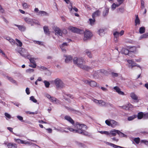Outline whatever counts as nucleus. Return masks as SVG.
<instances>
[{
	"label": "nucleus",
	"instance_id": "nucleus-1",
	"mask_svg": "<svg viewBox=\"0 0 148 148\" xmlns=\"http://www.w3.org/2000/svg\"><path fill=\"white\" fill-rule=\"evenodd\" d=\"M74 126L76 128L75 129H74L71 127H65V130L67 129L74 133L85 134V131L87 129V127L86 125L84 124H80L78 122H76Z\"/></svg>",
	"mask_w": 148,
	"mask_h": 148
},
{
	"label": "nucleus",
	"instance_id": "nucleus-2",
	"mask_svg": "<svg viewBox=\"0 0 148 148\" xmlns=\"http://www.w3.org/2000/svg\"><path fill=\"white\" fill-rule=\"evenodd\" d=\"M73 62L74 64H76L79 67L85 63V61L82 58H77V57H75L73 59Z\"/></svg>",
	"mask_w": 148,
	"mask_h": 148
},
{
	"label": "nucleus",
	"instance_id": "nucleus-3",
	"mask_svg": "<svg viewBox=\"0 0 148 148\" xmlns=\"http://www.w3.org/2000/svg\"><path fill=\"white\" fill-rule=\"evenodd\" d=\"M84 33V38L83 40L84 41L90 38L92 36V34L90 31L88 30H86Z\"/></svg>",
	"mask_w": 148,
	"mask_h": 148
},
{
	"label": "nucleus",
	"instance_id": "nucleus-4",
	"mask_svg": "<svg viewBox=\"0 0 148 148\" xmlns=\"http://www.w3.org/2000/svg\"><path fill=\"white\" fill-rule=\"evenodd\" d=\"M69 29L72 32L77 34H82L84 32V31L81 29L73 27H71Z\"/></svg>",
	"mask_w": 148,
	"mask_h": 148
},
{
	"label": "nucleus",
	"instance_id": "nucleus-5",
	"mask_svg": "<svg viewBox=\"0 0 148 148\" xmlns=\"http://www.w3.org/2000/svg\"><path fill=\"white\" fill-rule=\"evenodd\" d=\"M55 85L58 88L62 87L63 85L62 81L59 78H57L54 81Z\"/></svg>",
	"mask_w": 148,
	"mask_h": 148
},
{
	"label": "nucleus",
	"instance_id": "nucleus-6",
	"mask_svg": "<svg viewBox=\"0 0 148 148\" xmlns=\"http://www.w3.org/2000/svg\"><path fill=\"white\" fill-rule=\"evenodd\" d=\"M21 50H19L18 52L21 54V55L24 57L26 58V55L28 54V52L25 49L22 48H20Z\"/></svg>",
	"mask_w": 148,
	"mask_h": 148
},
{
	"label": "nucleus",
	"instance_id": "nucleus-7",
	"mask_svg": "<svg viewBox=\"0 0 148 148\" xmlns=\"http://www.w3.org/2000/svg\"><path fill=\"white\" fill-rule=\"evenodd\" d=\"M121 108L127 110H128L134 108L135 107L131 103H129L127 105L121 106H120Z\"/></svg>",
	"mask_w": 148,
	"mask_h": 148
},
{
	"label": "nucleus",
	"instance_id": "nucleus-8",
	"mask_svg": "<svg viewBox=\"0 0 148 148\" xmlns=\"http://www.w3.org/2000/svg\"><path fill=\"white\" fill-rule=\"evenodd\" d=\"M130 96L133 100L136 101L137 102H139V100L138 99V97L134 92H132L130 93Z\"/></svg>",
	"mask_w": 148,
	"mask_h": 148
},
{
	"label": "nucleus",
	"instance_id": "nucleus-9",
	"mask_svg": "<svg viewBox=\"0 0 148 148\" xmlns=\"http://www.w3.org/2000/svg\"><path fill=\"white\" fill-rule=\"evenodd\" d=\"M65 120H67L73 126H75V124L74 121L70 116L68 115L65 116Z\"/></svg>",
	"mask_w": 148,
	"mask_h": 148
},
{
	"label": "nucleus",
	"instance_id": "nucleus-10",
	"mask_svg": "<svg viewBox=\"0 0 148 148\" xmlns=\"http://www.w3.org/2000/svg\"><path fill=\"white\" fill-rule=\"evenodd\" d=\"M54 30L56 34L60 36H62V32L59 28L56 27L54 28Z\"/></svg>",
	"mask_w": 148,
	"mask_h": 148
},
{
	"label": "nucleus",
	"instance_id": "nucleus-11",
	"mask_svg": "<svg viewBox=\"0 0 148 148\" xmlns=\"http://www.w3.org/2000/svg\"><path fill=\"white\" fill-rule=\"evenodd\" d=\"M14 25L17 27L18 29L21 32H24L26 29V27L24 25H19L16 24H14Z\"/></svg>",
	"mask_w": 148,
	"mask_h": 148
},
{
	"label": "nucleus",
	"instance_id": "nucleus-12",
	"mask_svg": "<svg viewBox=\"0 0 148 148\" xmlns=\"http://www.w3.org/2000/svg\"><path fill=\"white\" fill-rule=\"evenodd\" d=\"M113 88L119 94L122 95H124V92L121 91L120 89L117 86H115Z\"/></svg>",
	"mask_w": 148,
	"mask_h": 148
},
{
	"label": "nucleus",
	"instance_id": "nucleus-13",
	"mask_svg": "<svg viewBox=\"0 0 148 148\" xmlns=\"http://www.w3.org/2000/svg\"><path fill=\"white\" fill-rule=\"evenodd\" d=\"M101 13V11L99 10H97L95 12L92 13V18H95L96 17L99 16L100 14Z\"/></svg>",
	"mask_w": 148,
	"mask_h": 148
},
{
	"label": "nucleus",
	"instance_id": "nucleus-14",
	"mask_svg": "<svg viewBox=\"0 0 148 148\" xmlns=\"http://www.w3.org/2000/svg\"><path fill=\"white\" fill-rule=\"evenodd\" d=\"M65 2L67 4L69 10L70 12H71L72 10V3H71L69 0H65Z\"/></svg>",
	"mask_w": 148,
	"mask_h": 148
},
{
	"label": "nucleus",
	"instance_id": "nucleus-15",
	"mask_svg": "<svg viewBox=\"0 0 148 148\" xmlns=\"http://www.w3.org/2000/svg\"><path fill=\"white\" fill-rule=\"evenodd\" d=\"M24 19L26 22L28 24H31L33 23V19L28 17H25L24 18Z\"/></svg>",
	"mask_w": 148,
	"mask_h": 148
},
{
	"label": "nucleus",
	"instance_id": "nucleus-16",
	"mask_svg": "<svg viewBox=\"0 0 148 148\" xmlns=\"http://www.w3.org/2000/svg\"><path fill=\"white\" fill-rule=\"evenodd\" d=\"M127 62L130 64H131L132 68L135 66H137L138 67V65H137L135 63L134 61L132 60H127Z\"/></svg>",
	"mask_w": 148,
	"mask_h": 148
},
{
	"label": "nucleus",
	"instance_id": "nucleus-17",
	"mask_svg": "<svg viewBox=\"0 0 148 148\" xmlns=\"http://www.w3.org/2000/svg\"><path fill=\"white\" fill-rule=\"evenodd\" d=\"M80 68L84 70H85L86 71H89L90 70H91L92 68L89 66H88L87 65H83L81 66Z\"/></svg>",
	"mask_w": 148,
	"mask_h": 148
},
{
	"label": "nucleus",
	"instance_id": "nucleus-18",
	"mask_svg": "<svg viewBox=\"0 0 148 148\" xmlns=\"http://www.w3.org/2000/svg\"><path fill=\"white\" fill-rule=\"evenodd\" d=\"M73 59L72 56H65V62L68 63L71 61Z\"/></svg>",
	"mask_w": 148,
	"mask_h": 148
},
{
	"label": "nucleus",
	"instance_id": "nucleus-19",
	"mask_svg": "<svg viewBox=\"0 0 148 148\" xmlns=\"http://www.w3.org/2000/svg\"><path fill=\"white\" fill-rule=\"evenodd\" d=\"M137 118L139 119H141L143 117L144 118V114L142 112H140L138 113L137 116Z\"/></svg>",
	"mask_w": 148,
	"mask_h": 148
},
{
	"label": "nucleus",
	"instance_id": "nucleus-20",
	"mask_svg": "<svg viewBox=\"0 0 148 148\" xmlns=\"http://www.w3.org/2000/svg\"><path fill=\"white\" fill-rule=\"evenodd\" d=\"M43 29L45 33L47 35H49L50 34L49 30L48 27L45 26L43 27Z\"/></svg>",
	"mask_w": 148,
	"mask_h": 148
},
{
	"label": "nucleus",
	"instance_id": "nucleus-21",
	"mask_svg": "<svg viewBox=\"0 0 148 148\" xmlns=\"http://www.w3.org/2000/svg\"><path fill=\"white\" fill-rule=\"evenodd\" d=\"M8 148H17V145L15 144L8 143Z\"/></svg>",
	"mask_w": 148,
	"mask_h": 148
},
{
	"label": "nucleus",
	"instance_id": "nucleus-22",
	"mask_svg": "<svg viewBox=\"0 0 148 148\" xmlns=\"http://www.w3.org/2000/svg\"><path fill=\"white\" fill-rule=\"evenodd\" d=\"M97 83L93 81H90V82L89 85L91 87H94L97 86Z\"/></svg>",
	"mask_w": 148,
	"mask_h": 148
},
{
	"label": "nucleus",
	"instance_id": "nucleus-23",
	"mask_svg": "<svg viewBox=\"0 0 148 148\" xmlns=\"http://www.w3.org/2000/svg\"><path fill=\"white\" fill-rule=\"evenodd\" d=\"M7 77L10 82L13 84H15L16 85H17V83L16 81L15 80H14L12 77H9L8 76H7Z\"/></svg>",
	"mask_w": 148,
	"mask_h": 148
},
{
	"label": "nucleus",
	"instance_id": "nucleus-24",
	"mask_svg": "<svg viewBox=\"0 0 148 148\" xmlns=\"http://www.w3.org/2000/svg\"><path fill=\"white\" fill-rule=\"evenodd\" d=\"M140 20L138 17V15H137L135 20V25L136 26L138 25H139L140 24Z\"/></svg>",
	"mask_w": 148,
	"mask_h": 148
},
{
	"label": "nucleus",
	"instance_id": "nucleus-25",
	"mask_svg": "<svg viewBox=\"0 0 148 148\" xmlns=\"http://www.w3.org/2000/svg\"><path fill=\"white\" fill-rule=\"evenodd\" d=\"M137 117V115L134 114L132 116H129L127 118V120L128 121H132Z\"/></svg>",
	"mask_w": 148,
	"mask_h": 148
},
{
	"label": "nucleus",
	"instance_id": "nucleus-26",
	"mask_svg": "<svg viewBox=\"0 0 148 148\" xmlns=\"http://www.w3.org/2000/svg\"><path fill=\"white\" fill-rule=\"evenodd\" d=\"M148 37V32L141 35L140 37V39L146 38Z\"/></svg>",
	"mask_w": 148,
	"mask_h": 148
},
{
	"label": "nucleus",
	"instance_id": "nucleus-27",
	"mask_svg": "<svg viewBox=\"0 0 148 148\" xmlns=\"http://www.w3.org/2000/svg\"><path fill=\"white\" fill-rule=\"evenodd\" d=\"M73 98V96L71 95H65V100H68L70 99H72Z\"/></svg>",
	"mask_w": 148,
	"mask_h": 148
},
{
	"label": "nucleus",
	"instance_id": "nucleus-28",
	"mask_svg": "<svg viewBox=\"0 0 148 148\" xmlns=\"http://www.w3.org/2000/svg\"><path fill=\"white\" fill-rule=\"evenodd\" d=\"M15 40L17 42V45L18 46L20 47H21L23 45V43L21 41L17 39V38H16L15 39Z\"/></svg>",
	"mask_w": 148,
	"mask_h": 148
},
{
	"label": "nucleus",
	"instance_id": "nucleus-29",
	"mask_svg": "<svg viewBox=\"0 0 148 148\" xmlns=\"http://www.w3.org/2000/svg\"><path fill=\"white\" fill-rule=\"evenodd\" d=\"M145 28L144 27H140L139 30V32L140 34H142L145 32Z\"/></svg>",
	"mask_w": 148,
	"mask_h": 148
},
{
	"label": "nucleus",
	"instance_id": "nucleus-30",
	"mask_svg": "<svg viewBox=\"0 0 148 148\" xmlns=\"http://www.w3.org/2000/svg\"><path fill=\"white\" fill-rule=\"evenodd\" d=\"M99 132L101 134H105L108 136H110V133L108 131H100Z\"/></svg>",
	"mask_w": 148,
	"mask_h": 148
},
{
	"label": "nucleus",
	"instance_id": "nucleus-31",
	"mask_svg": "<svg viewBox=\"0 0 148 148\" xmlns=\"http://www.w3.org/2000/svg\"><path fill=\"white\" fill-rule=\"evenodd\" d=\"M109 145L113 147L114 148H124L123 147H121L119 146L116 145L114 144L110 143Z\"/></svg>",
	"mask_w": 148,
	"mask_h": 148
},
{
	"label": "nucleus",
	"instance_id": "nucleus-32",
	"mask_svg": "<svg viewBox=\"0 0 148 148\" xmlns=\"http://www.w3.org/2000/svg\"><path fill=\"white\" fill-rule=\"evenodd\" d=\"M136 47H132L129 48L130 52H134L136 51Z\"/></svg>",
	"mask_w": 148,
	"mask_h": 148
},
{
	"label": "nucleus",
	"instance_id": "nucleus-33",
	"mask_svg": "<svg viewBox=\"0 0 148 148\" xmlns=\"http://www.w3.org/2000/svg\"><path fill=\"white\" fill-rule=\"evenodd\" d=\"M109 10V9L108 8H106L105 10L104 11L103 13V16H105L106 15H107L108 13Z\"/></svg>",
	"mask_w": 148,
	"mask_h": 148
},
{
	"label": "nucleus",
	"instance_id": "nucleus-34",
	"mask_svg": "<svg viewBox=\"0 0 148 148\" xmlns=\"http://www.w3.org/2000/svg\"><path fill=\"white\" fill-rule=\"evenodd\" d=\"M85 52L86 55L90 58L92 57V54L91 53V52L88 50L86 49L85 51Z\"/></svg>",
	"mask_w": 148,
	"mask_h": 148
},
{
	"label": "nucleus",
	"instance_id": "nucleus-35",
	"mask_svg": "<svg viewBox=\"0 0 148 148\" xmlns=\"http://www.w3.org/2000/svg\"><path fill=\"white\" fill-rule=\"evenodd\" d=\"M119 5L118 4H116L114 3L111 5V8L112 10H114L116 8L119 7Z\"/></svg>",
	"mask_w": 148,
	"mask_h": 148
},
{
	"label": "nucleus",
	"instance_id": "nucleus-36",
	"mask_svg": "<svg viewBox=\"0 0 148 148\" xmlns=\"http://www.w3.org/2000/svg\"><path fill=\"white\" fill-rule=\"evenodd\" d=\"M106 103V102L103 100H100L99 101V104L100 106H103L105 105Z\"/></svg>",
	"mask_w": 148,
	"mask_h": 148
},
{
	"label": "nucleus",
	"instance_id": "nucleus-37",
	"mask_svg": "<svg viewBox=\"0 0 148 148\" xmlns=\"http://www.w3.org/2000/svg\"><path fill=\"white\" fill-rule=\"evenodd\" d=\"M90 24L91 25H92L94 24V23L95 21V18H90L89 19Z\"/></svg>",
	"mask_w": 148,
	"mask_h": 148
},
{
	"label": "nucleus",
	"instance_id": "nucleus-38",
	"mask_svg": "<svg viewBox=\"0 0 148 148\" xmlns=\"http://www.w3.org/2000/svg\"><path fill=\"white\" fill-rule=\"evenodd\" d=\"M117 122L114 120H111V126L114 127L117 125Z\"/></svg>",
	"mask_w": 148,
	"mask_h": 148
},
{
	"label": "nucleus",
	"instance_id": "nucleus-39",
	"mask_svg": "<svg viewBox=\"0 0 148 148\" xmlns=\"http://www.w3.org/2000/svg\"><path fill=\"white\" fill-rule=\"evenodd\" d=\"M133 140L137 144H138L140 141V138L139 137L135 138Z\"/></svg>",
	"mask_w": 148,
	"mask_h": 148
},
{
	"label": "nucleus",
	"instance_id": "nucleus-40",
	"mask_svg": "<svg viewBox=\"0 0 148 148\" xmlns=\"http://www.w3.org/2000/svg\"><path fill=\"white\" fill-rule=\"evenodd\" d=\"M117 133L119 134V135L121 137H124L125 136V135L123 133H122L120 131L118 130L116 131Z\"/></svg>",
	"mask_w": 148,
	"mask_h": 148
},
{
	"label": "nucleus",
	"instance_id": "nucleus-41",
	"mask_svg": "<svg viewBox=\"0 0 148 148\" xmlns=\"http://www.w3.org/2000/svg\"><path fill=\"white\" fill-rule=\"evenodd\" d=\"M116 131H118V130H114L113 131H112L110 132V135L111 134L112 136H115L116 135V133H117Z\"/></svg>",
	"mask_w": 148,
	"mask_h": 148
},
{
	"label": "nucleus",
	"instance_id": "nucleus-42",
	"mask_svg": "<svg viewBox=\"0 0 148 148\" xmlns=\"http://www.w3.org/2000/svg\"><path fill=\"white\" fill-rule=\"evenodd\" d=\"M22 6L23 8L25 9L28 8H29V6L28 4L25 2L23 3Z\"/></svg>",
	"mask_w": 148,
	"mask_h": 148
},
{
	"label": "nucleus",
	"instance_id": "nucleus-43",
	"mask_svg": "<svg viewBox=\"0 0 148 148\" xmlns=\"http://www.w3.org/2000/svg\"><path fill=\"white\" fill-rule=\"evenodd\" d=\"M113 35L114 37V40L115 41H116V40H115V38H117V37H118L119 36V33L118 32H116L114 33Z\"/></svg>",
	"mask_w": 148,
	"mask_h": 148
},
{
	"label": "nucleus",
	"instance_id": "nucleus-44",
	"mask_svg": "<svg viewBox=\"0 0 148 148\" xmlns=\"http://www.w3.org/2000/svg\"><path fill=\"white\" fill-rule=\"evenodd\" d=\"M104 30L103 29H100L99 31V34L101 36H103L104 33H103Z\"/></svg>",
	"mask_w": 148,
	"mask_h": 148
},
{
	"label": "nucleus",
	"instance_id": "nucleus-45",
	"mask_svg": "<svg viewBox=\"0 0 148 148\" xmlns=\"http://www.w3.org/2000/svg\"><path fill=\"white\" fill-rule=\"evenodd\" d=\"M44 83L45 84V86L46 88H48L50 85V83L49 82L45 80L44 81Z\"/></svg>",
	"mask_w": 148,
	"mask_h": 148
},
{
	"label": "nucleus",
	"instance_id": "nucleus-46",
	"mask_svg": "<svg viewBox=\"0 0 148 148\" xmlns=\"http://www.w3.org/2000/svg\"><path fill=\"white\" fill-rule=\"evenodd\" d=\"M39 14H41V15H47V12L44 11H40L38 12Z\"/></svg>",
	"mask_w": 148,
	"mask_h": 148
},
{
	"label": "nucleus",
	"instance_id": "nucleus-47",
	"mask_svg": "<svg viewBox=\"0 0 148 148\" xmlns=\"http://www.w3.org/2000/svg\"><path fill=\"white\" fill-rule=\"evenodd\" d=\"M60 47L62 51H64L65 49V42H63L62 45L60 46Z\"/></svg>",
	"mask_w": 148,
	"mask_h": 148
},
{
	"label": "nucleus",
	"instance_id": "nucleus-48",
	"mask_svg": "<svg viewBox=\"0 0 148 148\" xmlns=\"http://www.w3.org/2000/svg\"><path fill=\"white\" fill-rule=\"evenodd\" d=\"M30 98V100H31L34 103H36L37 101V100L34 98L33 96H31Z\"/></svg>",
	"mask_w": 148,
	"mask_h": 148
},
{
	"label": "nucleus",
	"instance_id": "nucleus-49",
	"mask_svg": "<svg viewBox=\"0 0 148 148\" xmlns=\"http://www.w3.org/2000/svg\"><path fill=\"white\" fill-rule=\"evenodd\" d=\"M118 2V4L120 6L122 4L124 1V0H117Z\"/></svg>",
	"mask_w": 148,
	"mask_h": 148
},
{
	"label": "nucleus",
	"instance_id": "nucleus-50",
	"mask_svg": "<svg viewBox=\"0 0 148 148\" xmlns=\"http://www.w3.org/2000/svg\"><path fill=\"white\" fill-rule=\"evenodd\" d=\"M105 123L108 125L109 126H111V120L110 121H109L108 120H106L105 121Z\"/></svg>",
	"mask_w": 148,
	"mask_h": 148
},
{
	"label": "nucleus",
	"instance_id": "nucleus-51",
	"mask_svg": "<svg viewBox=\"0 0 148 148\" xmlns=\"http://www.w3.org/2000/svg\"><path fill=\"white\" fill-rule=\"evenodd\" d=\"M130 52L129 50H128L127 49H125L124 50L123 53L125 55H127L129 54V52Z\"/></svg>",
	"mask_w": 148,
	"mask_h": 148
},
{
	"label": "nucleus",
	"instance_id": "nucleus-52",
	"mask_svg": "<svg viewBox=\"0 0 148 148\" xmlns=\"http://www.w3.org/2000/svg\"><path fill=\"white\" fill-rule=\"evenodd\" d=\"M141 142L144 143L145 145L148 146V141L145 140H141Z\"/></svg>",
	"mask_w": 148,
	"mask_h": 148
},
{
	"label": "nucleus",
	"instance_id": "nucleus-53",
	"mask_svg": "<svg viewBox=\"0 0 148 148\" xmlns=\"http://www.w3.org/2000/svg\"><path fill=\"white\" fill-rule=\"evenodd\" d=\"M5 115L8 119H10L11 118L10 115L7 113H5Z\"/></svg>",
	"mask_w": 148,
	"mask_h": 148
},
{
	"label": "nucleus",
	"instance_id": "nucleus-54",
	"mask_svg": "<svg viewBox=\"0 0 148 148\" xmlns=\"http://www.w3.org/2000/svg\"><path fill=\"white\" fill-rule=\"evenodd\" d=\"M83 81L86 84L89 85L90 81L86 79L83 80Z\"/></svg>",
	"mask_w": 148,
	"mask_h": 148
},
{
	"label": "nucleus",
	"instance_id": "nucleus-55",
	"mask_svg": "<svg viewBox=\"0 0 148 148\" xmlns=\"http://www.w3.org/2000/svg\"><path fill=\"white\" fill-rule=\"evenodd\" d=\"M50 100L51 101V102H56V98L52 97L50 99Z\"/></svg>",
	"mask_w": 148,
	"mask_h": 148
},
{
	"label": "nucleus",
	"instance_id": "nucleus-56",
	"mask_svg": "<svg viewBox=\"0 0 148 148\" xmlns=\"http://www.w3.org/2000/svg\"><path fill=\"white\" fill-rule=\"evenodd\" d=\"M141 8L143 9L145 8L144 2L143 0H141Z\"/></svg>",
	"mask_w": 148,
	"mask_h": 148
},
{
	"label": "nucleus",
	"instance_id": "nucleus-57",
	"mask_svg": "<svg viewBox=\"0 0 148 148\" xmlns=\"http://www.w3.org/2000/svg\"><path fill=\"white\" fill-rule=\"evenodd\" d=\"M9 42L12 44H14L15 43V40L12 38H10L9 39Z\"/></svg>",
	"mask_w": 148,
	"mask_h": 148
},
{
	"label": "nucleus",
	"instance_id": "nucleus-58",
	"mask_svg": "<svg viewBox=\"0 0 148 148\" xmlns=\"http://www.w3.org/2000/svg\"><path fill=\"white\" fill-rule=\"evenodd\" d=\"M36 63H33V64H31L29 65V66L33 68H35L36 67Z\"/></svg>",
	"mask_w": 148,
	"mask_h": 148
},
{
	"label": "nucleus",
	"instance_id": "nucleus-59",
	"mask_svg": "<svg viewBox=\"0 0 148 148\" xmlns=\"http://www.w3.org/2000/svg\"><path fill=\"white\" fill-rule=\"evenodd\" d=\"M112 75L114 77H117L118 76V73L114 72L112 73Z\"/></svg>",
	"mask_w": 148,
	"mask_h": 148
},
{
	"label": "nucleus",
	"instance_id": "nucleus-60",
	"mask_svg": "<svg viewBox=\"0 0 148 148\" xmlns=\"http://www.w3.org/2000/svg\"><path fill=\"white\" fill-rule=\"evenodd\" d=\"M26 92L27 95H29L30 92H29V88H27L25 90Z\"/></svg>",
	"mask_w": 148,
	"mask_h": 148
},
{
	"label": "nucleus",
	"instance_id": "nucleus-61",
	"mask_svg": "<svg viewBox=\"0 0 148 148\" xmlns=\"http://www.w3.org/2000/svg\"><path fill=\"white\" fill-rule=\"evenodd\" d=\"M29 61L32 64L36 63L35 62L34 60V58H32L31 59H30Z\"/></svg>",
	"mask_w": 148,
	"mask_h": 148
},
{
	"label": "nucleus",
	"instance_id": "nucleus-62",
	"mask_svg": "<svg viewBox=\"0 0 148 148\" xmlns=\"http://www.w3.org/2000/svg\"><path fill=\"white\" fill-rule=\"evenodd\" d=\"M15 140H16V142L19 143V144H20V143H21V140L20 139H15Z\"/></svg>",
	"mask_w": 148,
	"mask_h": 148
},
{
	"label": "nucleus",
	"instance_id": "nucleus-63",
	"mask_svg": "<svg viewBox=\"0 0 148 148\" xmlns=\"http://www.w3.org/2000/svg\"><path fill=\"white\" fill-rule=\"evenodd\" d=\"M17 118L19 120L22 121H23V118L21 116H17Z\"/></svg>",
	"mask_w": 148,
	"mask_h": 148
},
{
	"label": "nucleus",
	"instance_id": "nucleus-64",
	"mask_svg": "<svg viewBox=\"0 0 148 148\" xmlns=\"http://www.w3.org/2000/svg\"><path fill=\"white\" fill-rule=\"evenodd\" d=\"M144 119H148V113L144 114Z\"/></svg>",
	"mask_w": 148,
	"mask_h": 148
}]
</instances>
